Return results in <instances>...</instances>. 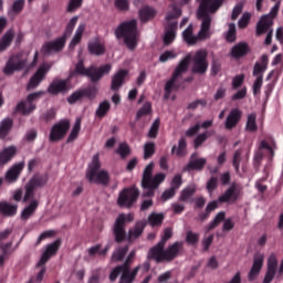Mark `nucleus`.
<instances>
[{"instance_id": "obj_25", "label": "nucleus", "mask_w": 283, "mask_h": 283, "mask_svg": "<svg viewBox=\"0 0 283 283\" xmlns=\"http://www.w3.org/2000/svg\"><path fill=\"white\" fill-rule=\"evenodd\" d=\"M250 53V46L247 42H240L235 44L231 50V56L235 60H240Z\"/></svg>"}, {"instance_id": "obj_3", "label": "nucleus", "mask_w": 283, "mask_h": 283, "mask_svg": "<svg viewBox=\"0 0 283 283\" xmlns=\"http://www.w3.org/2000/svg\"><path fill=\"white\" fill-rule=\"evenodd\" d=\"M155 168L154 161L149 163L144 172L142 178V188L143 191V198H154L155 191L159 188V186L165 181L166 174L158 172L155 176H153Z\"/></svg>"}, {"instance_id": "obj_43", "label": "nucleus", "mask_w": 283, "mask_h": 283, "mask_svg": "<svg viewBox=\"0 0 283 283\" xmlns=\"http://www.w3.org/2000/svg\"><path fill=\"white\" fill-rule=\"evenodd\" d=\"M245 132H248V133L258 132L256 114L255 113L248 115V122H245Z\"/></svg>"}, {"instance_id": "obj_10", "label": "nucleus", "mask_w": 283, "mask_h": 283, "mask_svg": "<svg viewBox=\"0 0 283 283\" xmlns=\"http://www.w3.org/2000/svg\"><path fill=\"white\" fill-rule=\"evenodd\" d=\"M134 216L132 213H128L127 216L125 213H120L118 218L116 219L113 228V233L115 235V242L120 244L126 240V221L133 222Z\"/></svg>"}, {"instance_id": "obj_62", "label": "nucleus", "mask_w": 283, "mask_h": 283, "mask_svg": "<svg viewBox=\"0 0 283 283\" xmlns=\"http://www.w3.org/2000/svg\"><path fill=\"white\" fill-rule=\"evenodd\" d=\"M268 270L270 271H277V256L275 255V253L270 254V256L268 258Z\"/></svg>"}, {"instance_id": "obj_20", "label": "nucleus", "mask_w": 283, "mask_h": 283, "mask_svg": "<svg viewBox=\"0 0 283 283\" xmlns=\"http://www.w3.org/2000/svg\"><path fill=\"white\" fill-rule=\"evenodd\" d=\"M184 250V242L176 241L172 244H169L167 249H165V262H172L179 253Z\"/></svg>"}, {"instance_id": "obj_37", "label": "nucleus", "mask_w": 283, "mask_h": 283, "mask_svg": "<svg viewBox=\"0 0 283 283\" xmlns=\"http://www.w3.org/2000/svg\"><path fill=\"white\" fill-rule=\"evenodd\" d=\"M140 266H136L132 272H123L119 283H133L138 274Z\"/></svg>"}, {"instance_id": "obj_15", "label": "nucleus", "mask_w": 283, "mask_h": 283, "mask_svg": "<svg viewBox=\"0 0 283 283\" xmlns=\"http://www.w3.org/2000/svg\"><path fill=\"white\" fill-rule=\"evenodd\" d=\"M27 66V60H20L18 55H12L8 60L4 69H3V74L6 76H11L13 75L14 72H20Z\"/></svg>"}, {"instance_id": "obj_17", "label": "nucleus", "mask_w": 283, "mask_h": 283, "mask_svg": "<svg viewBox=\"0 0 283 283\" xmlns=\"http://www.w3.org/2000/svg\"><path fill=\"white\" fill-rule=\"evenodd\" d=\"M48 71L49 70L45 67V65H41L38 69V71L33 74V76L30 78L27 85V91L30 92L39 87L41 82L45 78Z\"/></svg>"}, {"instance_id": "obj_55", "label": "nucleus", "mask_w": 283, "mask_h": 283, "mask_svg": "<svg viewBox=\"0 0 283 283\" xmlns=\"http://www.w3.org/2000/svg\"><path fill=\"white\" fill-rule=\"evenodd\" d=\"M60 247H61V239H57L54 242L48 244L45 252L52 258L57 253Z\"/></svg>"}, {"instance_id": "obj_31", "label": "nucleus", "mask_w": 283, "mask_h": 283, "mask_svg": "<svg viewBox=\"0 0 283 283\" xmlns=\"http://www.w3.org/2000/svg\"><path fill=\"white\" fill-rule=\"evenodd\" d=\"M49 181V176L48 174L44 175H34L30 181L27 184L29 186H31L33 189H38V188H43Z\"/></svg>"}, {"instance_id": "obj_32", "label": "nucleus", "mask_w": 283, "mask_h": 283, "mask_svg": "<svg viewBox=\"0 0 283 283\" xmlns=\"http://www.w3.org/2000/svg\"><path fill=\"white\" fill-rule=\"evenodd\" d=\"M197 192L196 185H189L186 188H184L180 192L179 201L180 202H192V197Z\"/></svg>"}, {"instance_id": "obj_5", "label": "nucleus", "mask_w": 283, "mask_h": 283, "mask_svg": "<svg viewBox=\"0 0 283 283\" xmlns=\"http://www.w3.org/2000/svg\"><path fill=\"white\" fill-rule=\"evenodd\" d=\"M277 150V143L273 137H265L259 143V148L254 151V167H260L263 158L273 161L275 151Z\"/></svg>"}, {"instance_id": "obj_11", "label": "nucleus", "mask_w": 283, "mask_h": 283, "mask_svg": "<svg viewBox=\"0 0 283 283\" xmlns=\"http://www.w3.org/2000/svg\"><path fill=\"white\" fill-rule=\"evenodd\" d=\"M139 197V190L136 187L125 188L120 191L117 203L120 208L130 209Z\"/></svg>"}, {"instance_id": "obj_16", "label": "nucleus", "mask_w": 283, "mask_h": 283, "mask_svg": "<svg viewBox=\"0 0 283 283\" xmlns=\"http://www.w3.org/2000/svg\"><path fill=\"white\" fill-rule=\"evenodd\" d=\"M240 198V186L237 182H233L223 195L219 197L220 203H235Z\"/></svg>"}, {"instance_id": "obj_33", "label": "nucleus", "mask_w": 283, "mask_h": 283, "mask_svg": "<svg viewBox=\"0 0 283 283\" xmlns=\"http://www.w3.org/2000/svg\"><path fill=\"white\" fill-rule=\"evenodd\" d=\"M156 14H157V11L149 6H145L139 10V17L143 23H147L148 21H151V19H155Z\"/></svg>"}, {"instance_id": "obj_1", "label": "nucleus", "mask_w": 283, "mask_h": 283, "mask_svg": "<svg viewBox=\"0 0 283 283\" xmlns=\"http://www.w3.org/2000/svg\"><path fill=\"white\" fill-rule=\"evenodd\" d=\"M200 6L198 9V20L201 22V29L199 31V39H210V30L212 24V17L222 7L221 0H198Z\"/></svg>"}, {"instance_id": "obj_39", "label": "nucleus", "mask_w": 283, "mask_h": 283, "mask_svg": "<svg viewBox=\"0 0 283 283\" xmlns=\"http://www.w3.org/2000/svg\"><path fill=\"white\" fill-rule=\"evenodd\" d=\"M38 207H39V201L32 200L31 203L23 209L21 213V219L28 220L35 212Z\"/></svg>"}, {"instance_id": "obj_34", "label": "nucleus", "mask_w": 283, "mask_h": 283, "mask_svg": "<svg viewBox=\"0 0 283 283\" xmlns=\"http://www.w3.org/2000/svg\"><path fill=\"white\" fill-rule=\"evenodd\" d=\"M18 211V206L17 205H11L7 201H0V213L3 217H14Z\"/></svg>"}, {"instance_id": "obj_36", "label": "nucleus", "mask_w": 283, "mask_h": 283, "mask_svg": "<svg viewBox=\"0 0 283 283\" xmlns=\"http://www.w3.org/2000/svg\"><path fill=\"white\" fill-rule=\"evenodd\" d=\"M171 155H177V157H185L187 155V140L185 137L179 139L178 147L176 145L172 146Z\"/></svg>"}, {"instance_id": "obj_7", "label": "nucleus", "mask_w": 283, "mask_h": 283, "mask_svg": "<svg viewBox=\"0 0 283 283\" xmlns=\"http://www.w3.org/2000/svg\"><path fill=\"white\" fill-rule=\"evenodd\" d=\"M189 65H190V55H186V57H184L181 62L178 64V66L176 67L171 78L165 85L164 97L166 101L169 99L174 91L179 90V85L176 82L179 77H181L185 73H187V71L189 70Z\"/></svg>"}, {"instance_id": "obj_9", "label": "nucleus", "mask_w": 283, "mask_h": 283, "mask_svg": "<svg viewBox=\"0 0 283 283\" xmlns=\"http://www.w3.org/2000/svg\"><path fill=\"white\" fill-rule=\"evenodd\" d=\"M187 56H190V63L192 64V74L205 75L208 72L209 63L208 52L206 50H199L193 56H191V54H187Z\"/></svg>"}, {"instance_id": "obj_30", "label": "nucleus", "mask_w": 283, "mask_h": 283, "mask_svg": "<svg viewBox=\"0 0 283 283\" xmlns=\"http://www.w3.org/2000/svg\"><path fill=\"white\" fill-rule=\"evenodd\" d=\"M24 164L19 163L12 166L6 174V180L9 182L17 181L18 177L20 176V172L23 170Z\"/></svg>"}, {"instance_id": "obj_42", "label": "nucleus", "mask_w": 283, "mask_h": 283, "mask_svg": "<svg viewBox=\"0 0 283 283\" xmlns=\"http://www.w3.org/2000/svg\"><path fill=\"white\" fill-rule=\"evenodd\" d=\"M164 219H165L164 213L151 212L148 217V223L153 228L160 227L164 222Z\"/></svg>"}, {"instance_id": "obj_51", "label": "nucleus", "mask_w": 283, "mask_h": 283, "mask_svg": "<svg viewBox=\"0 0 283 283\" xmlns=\"http://www.w3.org/2000/svg\"><path fill=\"white\" fill-rule=\"evenodd\" d=\"M200 235L197 232L189 230L186 235V242L191 247H197L199 243Z\"/></svg>"}, {"instance_id": "obj_22", "label": "nucleus", "mask_w": 283, "mask_h": 283, "mask_svg": "<svg viewBox=\"0 0 283 283\" xmlns=\"http://www.w3.org/2000/svg\"><path fill=\"white\" fill-rule=\"evenodd\" d=\"M241 118H242V111H240L239 108L231 109L226 120V128L228 130H232L241 122Z\"/></svg>"}, {"instance_id": "obj_28", "label": "nucleus", "mask_w": 283, "mask_h": 283, "mask_svg": "<svg viewBox=\"0 0 283 283\" xmlns=\"http://www.w3.org/2000/svg\"><path fill=\"white\" fill-rule=\"evenodd\" d=\"M17 155V148L14 146L6 147L0 151V166L9 164Z\"/></svg>"}, {"instance_id": "obj_13", "label": "nucleus", "mask_w": 283, "mask_h": 283, "mask_svg": "<svg viewBox=\"0 0 283 283\" xmlns=\"http://www.w3.org/2000/svg\"><path fill=\"white\" fill-rule=\"evenodd\" d=\"M71 81L72 80L70 77L65 80H62V78L53 80L48 87V93L53 96L69 93L71 91V84H70Z\"/></svg>"}, {"instance_id": "obj_44", "label": "nucleus", "mask_w": 283, "mask_h": 283, "mask_svg": "<svg viewBox=\"0 0 283 283\" xmlns=\"http://www.w3.org/2000/svg\"><path fill=\"white\" fill-rule=\"evenodd\" d=\"M13 241H9L7 243H1L0 244V250H1V254H0V268H3L4 265V260L8 259L9 256V249L12 247Z\"/></svg>"}, {"instance_id": "obj_21", "label": "nucleus", "mask_w": 283, "mask_h": 283, "mask_svg": "<svg viewBox=\"0 0 283 283\" xmlns=\"http://www.w3.org/2000/svg\"><path fill=\"white\" fill-rule=\"evenodd\" d=\"M177 30H178V21L175 20V22H169L165 27V36H164V43L165 45H170L176 36H177Z\"/></svg>"}, {"instance_id": "obj_56", "label": "nucleus", "mask_w": 283, "mask_h": 283, "mask_svg": "<svg viewBox=\"0 0 283 283\" xmlns=\"http://www.w3.org/2000/svg\"><path fill=\"white\" fill-rule=\"evenodd\" d=\"M264 264V254L256 253L254 254V261L252 262V269L262 271Z\"/></svg>"}, {"instance_id": "obj_6", "label": "nucleus", "mask_w": 283, "mask_h": 283, "mask_svg": "<svg viewBox=\"0 0 283 283\" xmlns=\"http://www.w3.org/2000/svg\"><path fill=\"white\" fill-rule=\"evenodd\" d=\"M99 155L95 154L92 164L88 166V170L86 172V178L92 184L108 186L109 184V174L106 170H101Z\"/></svg>"}, {"instance_id": "obj_64", "label": "nucleus", "mask_w": 283, "mask_h": 283, "mask_svg": "<svg viewBox=\"0 0 283 283\" xmlns=\"http://www.w3.org/2000/svg\"><path fill=\"white\" fill-rule=\"evenodd\" d=\"M45 272L46 269L43 266L36 275L30 279L29 283H41L43 281Z\"/></svg>"}, {"instance_id": "obj_26", "label": "nucleus", "mask_w": 283, "mask_h": 283, "mask_svg": "<svg viewBox=\"0 0 283 283\" xmlns=\"http://www.w3.org/2000/svg\"><path fill=\"white\" fill-rule=\"evenodd\" d=\"M273 25V20L270 15L261 17L259 23H256V36H262L265 32H269L270 28Z\"/></svg>"}, {"instance_id": "obj_2", "label": "nucleus", "mask_w": 283, "mask_h": 283, "mask_svg": "<svg viewBox=\"0 0 283 283\" xmlns=\"http://www.w3.org/2000/svg\"><path fill=\"white\" fill-rule=\"evenodd\" d=\"M112 71L111 64H105L99 67L90 66L85 67L84 61L80 60L74 70L70 71L69 80H73L75 76L88 77L92 83H98L103 76L108 75Z\"/></svg>"}, {"instance_id": "obj_14", "label": "nucleus", "mask_w": 283, "mask_h": 283, "mask_svg": "<svg viewBox=\"0 0 283 283\" xmlns=\"http://www.w3.org/2000/svg\"><path fill=\"white\" fill-rule=\"evenodd\" d=\"M66 40L65 36H60L55 39L54 41H48L42 45L41 53L44 56H49L52 53H60L65 48Z\"/></svg>"}, {"instance_id": "obj_57", "label": "nucleus", "mask_w": 283, "mask_h": 283, "mask_svg": "<svg viewBox=\"0 0 283 283\" xmlns=\"http://www.w3.org/2000/svg\"><path fill=\"white\" fill-rule=\"evenodd\" d=\"M55 117H56V111L54 108H50L40 116V119L48 124L54 120Z\"/></svg>"}, {"instance_id": "obj_53", "label": "nucleus", "mask_w": 283, "mask_h": 283, "mask_svg": "<svg viewBox=\"0 0 283 283\" xmlns=\"http://www.w3.org/2000/svg\"><path fill=\"white\" fill-rule=\"evenodd\" d=\"M82 94H83V97H86L91 101L95 99L96 98V95H97V88L96 86L94 85H91L86 88H82Z\"/></svg>"}, {"instance_id": "obj_19", "label": "nucleus", "mask_w": 283, "mask_h": 283, "mask_svg": "<svg viewBox=\"0 0 283 283\" xmlns=\"http://www.w3.org/2000/svg\"><path fill=\"white\" fill-rule=\"evenodd\" d=\"M165 247L166 245L160 242L151 247L148 251V260H154L157 263L166 262Z\"/></svg>"}, {"instance_id": "obj_54", "label": "nucleus", "mask_w": 283, "mask_h": 283, "mask_svg": "<svg viewBox=\"0 0 283 283\" xmlns=\"http://www.w3.org/2000/svg\"><path fill=\"white\" fill-rule=\"evenodd\" d=\"M78 21V17H73L70 22L67 23L66 28H65V32L62 35V38H65V40H67V38H70L72 35V32L76 25Z\"/></svg>"}, {"instance_id": "obj_40", "label": "nucleus", "mask_w": 283, "mask_h": 283, "mask_svg": "<svg viewBox=\"0 0 283 283\" xmlns=\"http://www.w3.org/2000/svg\"><path fill=\"white\" fill-rule=\"evenodd\" d=\"M226 220V212L220 211L217 213L214 219L208 224L207 232L214 230L218 226H220Z\"/></svg>"}, {"instance_id": "obj_58", "label": "nucleus", "mask_w": 283, "mask_h": 283, "mask_svg": "<svg viewBox=\"0 0 283 283\" xmlns=\"http://www.w3.org/2000/svg\"><path fill=\"white\" fill-rule=\"evenodd\" d=\"M228 43H234L237 40V27L234 23L229 24V31L226 36Z\"/></svg>"}, {"instance_id": "obj_35", "label": "nucleus", "mask_w": 283, "mask_h": 283, "mask_svg": "<svg viewBox=\"0 0 283 283\" xmlns=\"http://www.w3.org/2000/svg\"><path fill=\"white\" fill-rule=\"evenodd\" d=\"M14 39V30L9 29L0 40V52H4L9 49Z\"/></svg>"}, {"instance_id": "obj_27", "label": "nucleus", "mask_w": 283, "mask_h": 283, "mask_svg": "<svg viewBox=\"0 0 283 283\" xmlns=\"http://www.w3.org/2000/svg\"><path fill=\"white\" fill-rule=\"evenodd\" d=\"M147 227L146 220H139L135 223V227L129 230L128 239L129 241L137 240L143 234L145 228Z\"/></svg>"}, {"instance_id": "obj_59", "label": "nucleus", "mask_w": 283, "mask_h": 283, "mask_svg": "<svg viewBox=\"0 0 283 283\" xmlns=\"http://www.w3.org/2000/svg\"><path fill=\"white\" fill-rule=\"evenodd\" d=\"M84 98L83 92L82 90H77L74 93H72L69 98H67V103L70 105H74L76 104L78 101H82Z\"/></svg>"}, {"instance_id": "obj_48", "label": "nucleus", "mask_w": 283, "mask_h": 283, "mask_svg": "<svg viewBox=\"0 0 283 283\" xmlns=\"http://www.w3.org/2000/svg\"><path fill=\"white\" fill-rule=\"evenodd\" d=\"M81 124H82V119L81 118H76V122L74 124L73 129L71 130V134L67 138V144L73 143L74 140L77 139L80 130H81Z\"/></svg>"}, {"instance_id": "obj_18", "label": "nucleus", "mask_w": 283, "mask_h": 283, "mask_svg": "<svg viewBox=\"0 0 283 283\" xmlns=\"http://www.w3.org/2000/svg\"><path fill=\"white\" fill-rule=\"evenodd\" d=\"M207 165V159L206 158H198V154L193 153L191 155L190 161L188 165L185 166L184 172H189V171H202L203 168Z\"/></svg>"}, {"instance_id": "obj_63", "label": "nucleus", "mask_w": 283, "mask_h": 283, "mask_svg": "<svg viewBox=\"0 0 283 283\" xmlns=\"http://www.w3.org/2000/svg\"><path fill=\"white\" fill-rule=\"evenodd\" d=\"M35 196V188H32L31 186H29L28 184L25 185V193H24V198H23V202H28L31 199H33Z\"/></svg>"}, {"instance_id": "obj_45", "label": "nucleus", "mask_w": 283, "mask_h": 283, "mask_svg": "<svg viewBox=\"0 0 283 283\" xmlns=\"http://www.w3.org/2000/svg\"><path fill=\"white\" fill-rule=\"evenodd\" d=\"M129 250V245L126 244L124 247H119L112 255V261L113 262H120L125 258Z\"/></svg>"}, {"instance_id": "obj_52", "label": "nucleus", "mask_w": 283, "mask_h": 283, "mask_svg": "<svg viewBox=\"0 0 283 283\" xmlns=\"http://www.w3.org/2000/svg\"><path fill=\"white\" fill-rule=\"evenodd\" d=\"M244 150L242 148L235 150L234 155H233V161L232 165L237 171V174L240 172V165L242 161V155H243Z\"/></svg>"}, {"instance_id": "obj_38", "label": "nucleus", "mask_w": 283, "mask_h": 283, "mask_svg": "<svg viewBox=\"0 0 283 283\" xmlns=\"http://www.w3.org/2000/svg\"><path fill=\"white\" fill-rule=\"evenodd\" d=\"M13 126V120L11 118H6L0 125V139H4L7 135L11 132Z\"/></svg>"}, {"instance_id": "obj_41", "label": "nucleus", "mask_w": 283, "mask_h": 283, "mask_svg": "<svg viewBox=\"0 0 283 283\" xmlns=\"http://www.w3.org/2000/svg\"><path fill=\"white\" fill-rule=\"evenodd\" d=\"M85 25L80 24L78 28L76 29L75 35L72 39L70 43V49L73 50L76 45H78L82 41L83 34H84Z\"/></svg>"}, {"instance_id": "obj_12", "label": "nucleus", "mask_w": 283, "mask_h": 283, "mask_svg": "<svg viewBox=\"0 0 283 283\" xmlns=\"http://www.w3.org/2000/svg\"><path fill=\"white\" fill-rule=\"evenodd\" d=\"M71 128V123L67 118L61 119L54 124L50 133V142L57 143L62 140Z\"/></svg>"}, {"instance_id": "obj_23", "label": "nucleus", "mask_w": 283, "mask_h": 283, "mask_svg": "<svg viewBox=\"0 0 283 283\" xmlns=\"http://www.w3.org/2000/svg\"><path fill=\"white\" fill-rule=\"evenodd\" d=\"M87 50H88V53L94 56H103L106 52V48L104 43H102L98 38L88 42Z\"/></svg>"}, {"instance_id": "obj_24", "label": "nucleus", "mask_w": 283, "mask_h": 283, "mask_svg": "<svg viewBox=\"0 0 283 283\" xmlns=\"http://www.w3.org/2000/svg\"><path fill=\"white\" fill-rule=\"evenodd\" d=\"M128 76V70H119L112 77V91L117 92L124 85L125 78Z\"/></svg>"}, {"instance_id": "obj_29", "label": "nucleus", "mask_w": 283, "mask_h": 283, "mask_svg": "<svg viewBox=\"0 0 283 283\" xmlns=\"http://www.w3.org/2000/svg\"><path fill=\"white\" fill-rule=\"evenodd\" d=\"M182 39L188 45H196L198 41H202L201 38L198 35H193V27L190 24L184 32Z\"/></svg>"}, {"instance_id": "obj_8", "label": "nucleus", "mask_w": 283, "mask_h": 283, "mask_svg": "<svg viewBox=\"0 0 283 283\" xmlns=\"http://www.w3.org/2000/svg\"><path fill=\"white\" fill-rule=\"evenodd\" d=\"M43 95H45L44 91H38L29 94L25 101H20L18 103L14 109V114H20L22 116L31 115L36 108L34 102L39 101Z\"/></svg>"}, {"instance_id": "obj_50", "label": "nucleus", "mask_w": 283, "mask_h": 283, "mask_svg": "<svg viewBox=\"0 0 283 283\" xmlns=\"http://www.w3.org/2000/svg\"><path fill=\"white\" fill-rule=\"evenodd\" d=\"M109 109H111L109 102L108 101H104V102H102L99 104V106H98V108L96 111V116L98 118H104L107 115V113L109 112Z\"/></svg>"}, {"instance_id": "obj_4", "label": "nucleus", "mask_w": 283, "mask_h": 283, "mask_svg": "<svg viewBox=\"0 0 283 283\" xmlns=\"http://www.w3.org/2000/svg\"><path fill=\"white\" fill-rule=\"evenodd\" d=\"M115 34L118 40L124 39L126 46L130 51H135L138 45V32H137V21L130 20L128 22H123Z\"/></svg>"}, {"instance_id": "obj_61", "label": "nucleus", "mask_w": 283, "mask_h": 283, "mask_svg": "<svg viewBox=\"0 0 283 283\" xmlns=\"http://www.w3.org/2000/svg\"><path fill=\"white\" fill-rule=\"evenodd\" d=\"M151 113V104L146 102L142 108L137 112V119H140L144 116H147Z\"/></svg>"}, {"instance_id": "obj_47", "label": "nucleus", "mask_w": 283, "mask_h": 283, "mask_svg": "<svg viewBox=\"0 0 283 283\" xmlns=\"http://www.w3.org/2000/svg\"><path fill=\"white\" fill-rule=\"evenodd\" d=\"M116 154L120 156L122 160H125L132 154V149L127 143H120Z\"/></svg>"}, {"instance_id": "obj_46", "label": "nucleus", "mask_w": 283, "mask_h": 283, "mask_svg": "<svg viewBox=\"0 0 283 283\" xmlns=\"http://www.w3.org/2000/svg\"><path fill=\"white\" fill-rule=\"evenodd\" d=\"M156 154V144L154 142H148L144 146V159L148 160L153 158Z\"/></svg>"}, {"instance_id": "obj_49", "label": "nucleus", "mask_w": 283, "mask_h": 283, "mask_svg": "<svg viewBox=\"0 0 283 283\" xmlns=\"http://www.w3.org/2000/svg\"><path fill=\"white\" fill-rule=\"evenodd\" d=\"M182 14V11L180 8H178L176 4L172 6V11H169L166 15V21L168 23H174L176 19H179Z\"/></svg>"}, {"instance_id": "obj_60", "label": "nucleus", "mask_w": 283, "mask_h": 283, "mask_svg": "<svg viewBox=\"0 0 283 283\" xmlns=\"http://www.w3.org/2000/svg\"><path fill=\"white\" fill-rule=\"evenodd\" d=\"M159 127H160V120H159V119H156V120L153 123V125H151V127H150V129H149V133H148V137H149L150 139H156V138H157L158 133H159Z\"/></svg>"}]
</instances>
